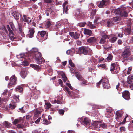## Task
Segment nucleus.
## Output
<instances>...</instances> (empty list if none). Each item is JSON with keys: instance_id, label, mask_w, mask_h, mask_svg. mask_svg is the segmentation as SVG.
<instances>
[{"instance_id": "nucleus-1", "label": "nucleus", "mask_w": 133, "mask_h": 133, "mask_svg": "<svg viewBox=\"0 0 133 133\" xmlns=\"http://www.w3.org/2000/svg\"><path fill=\"white\" fill-rule=\"evenodd\" d=\"M128 8L121 6L120 8L115 9L114 13L116 15H119L121 17H127L128 16V13L130 12V10H128Z\"/></svg>"}, {"instance_id": "nucleus-2", "label": "nucleus", "mask_w": 133, "mask_h": 133, "mask_svg": "<svg viewBox=\"0 0 133 133\" xmlns=\"http://www.w3.org/2000/svg\"><path fill=\"white\" fill-rule=\"evenodd\" d=\"M130 54V53L128 49V50L127 48H126L125 49L124 51L122 52L121 56L124 60H128L129 61L133 60L132 57H129Z\"/></svg>"}, {"instance_id": "nucleus-3", "label": "nucleus", "mask_w": 133, "mask_h": 133, "mask_svg": "<svg viewBox=\"0 0 133 133\" xmlns=\"http://www.w3.org/2000/svg\"><path fill=\"white\" fill-rule=\"evenodd\" d=\"M101 82H102L103 86L104 88L107 89L109 88L110 84L109 83L108 80L106 78L102 79L99 81L98 83H97V86L98 88L99 87V85Z\"/></svg>"}, {"instance_id": "nucleus-4", "label": "nucleus", "mask_w": 133, "mask_h": 133, "mask_svg": "<svg viewBox=\"0 0 133 133\" xmlns=\"http://www.w3.org/2000/svg\"><path fill=\"white\" fill-rule=\"evenodd\" d=\"M90 50V52L92 51L88 47L82 46L78 48V54H83L84 55H87L88 52Z\"/></svg>"}, {"instance_id": "nucleus-5", "label": "nucleus", "mask_w": 133, "mask_h": 133, "mask_svg": "<svg viewBox=\"0 0 133 133\" xmlns=\"http://www.w3.org/2000/svg\"><path fill=\"white\" fill-rule=\"evenodd\" d=\"M110 70L112 73L115 74L118 73L120 68L118 66L116 67V64L113 63L111 65Z\"/></svg>"}, {"instance_id": "nucleus-6", "label": "nucleus", "mask_w": 133, "mask_h": 133, "mask_svg": "<svg viewBox=\"0 0 133 133\" xmlns=\"http://www.w3.org/2000/svg\"><path fill=\"white\" fill-rule=\"evenodd\" d=\"M40 94V92L38 90H37L35 89L32 91V92L31 94V96L32 98L36 99L38 98Z\"/></svg>"}, {"instance_id": "nucleus-7", "label": "nucleus", "mask_w": 133, "mask_h": 133, "mask_svg": "<svg viewBox=\"0 0 133 133\" xmlns=\"http://www.w3.org/2000/svg\"><path fill=\"white\" fill-rule=\"evenodd\" d=\"M41 54L39 52H37L34 54L33 55H35V58L37 63L38 64L41 63L42 60L41 57Z\"/></svg>"}, {"instance_id": "nucleus-8", "label": "nucleus", "mask_w": 133, "mask_h": 133, "mask_svg": "<svg viewBox=\"0 0 133 133\" xmlns=\"http://www.w3.org/2000/svg\"><path fill=\"white\" fill-rule=\"evenodd\" d=\"M17 80V78L14 75L12 76L10 78V82L8 87H9V86L15 84L16 83Z\"/></svg>"}, {"instance_id": "nucleus-9", "label": "nucleus", "mask_w": 133, "mask_h": 133, "mask_svg": "<svg viewBox=\"0 0 133 133\" xmlns=\"http://www.w3.org/2000/svg\"><path fill=\"white\" fill-rule=\"evenodd\" d=\"M69 65L73 67L72 68L70 67L71 72V73H74L75 71H77L74 67V64L72 62V61L70 59H69Z\"/></svg>"}, {"instance_id": "nucleus-10", "label": "nucleus", "mask_w": 133, "mask_h": 133, "mask_svg": "<svg viewBox=\"0 0 133 133\" xmlns=\"http://www.w3.org/2000/svg\"><path fill=\"white\" fill-rule=\"evenodd\" d=\"M130 93L127 91H125L122 93V96L123 98L127 100L130 98Z\"/></svg>"}, {"instance_id": "nucleus-11", "label": "nucleus", "mask_w": 133, "mask_h": 133, "mask_svg": "<svg viewBox=\"0 0 133 133\" xmlns=\"http://www.w3.org/2000/svg\"><path fill=\"white\" fill-rule=\"evenodd\" d=\"M38 33L42 37V39H43V40L47 39L48 37V34L46 33V32L45 31H42L40 32H38Z\"/></svg>"}, {"instance_id": "nucleus-12", "label": "nucleus", "mask_w": 133, "mask_h": 133, "mask_svg": "<svg viewBox=\"0 0 133 133\" xmlns=\"http://www.w3.org/2000/svg\"><path fill=\"white\" fill-rule=\"evenodd\" d=\"M29 108V106L28 105H25L22 107L21 108H19L18 110V111L23 113L27 111Z\"/></svg>"}, {"instance_id": "nucleus-13", "label": "nucleus", "mask_w": 133, "mask_h": 133, "mask_svg": "<svg viewBox=\"0 0 133 133\" xmlns=\"http://www.w3.org/2000/svg\"><path fill=\"white\" fill-rule=\"evenodd\" d=\"M34 30L33 28H29L28 34L27 35V37L29 38L33 37L34 36Z\"/></svg>"}, {"instance_id": "nucleus-14", "label": "nucleus", "mask_w": 133, "mask_h": 133, "mask_svg": "<svg viewBox=\"0 0 133 133\" xmlns=\"http://www.w3.org/2000/svg\"><path fill=\"white\" fill-rule=\"evenodd\" d=\"M69 34L73 38L75 39H78L80 36V34L77 32H70L69 33Z\"/></svg>"}, {"instance_id": "nucleus-15", "label": "nucleus", "mask_w": 133, "mask_h": 133, "mask_svg": "<svg viewBox=\"0 0 133 133\" xmlns=\"http://www.w3.org/2000/svg\"><path fill=\"white\" fill-rule=\"evenodd\" d=\"M104 23V24H107V26L108 27H110L112 26L114 23L112 22L111 21L109 20H103L101 22V23Z\"/></svg>"}, {"instance_id": "nucleus-16", "label": "nucleus", "mask_w": 133, "mask_h": 133, "mask_svg": "<svg viewBox=\"0 0 133 133\" xmlns=\"http://www.w3.org/2000/svg\"><path fill=\"white\" fill-rule=\"evenodd\" d=\"M107 3V2L104 0H102L101 1L97 2V5L99 8L104 7Z\"/></svg>"}, {"instance_id": "nucleus-17", "label": "nucleus", "mask_w": 133, "mask_h": 133, "mask_svg": "<svg viewBox=\"0 0 133 133\" xmlns=\"http://www.w3.org/2000/svg\"><path fill=\"white\" fill-rule=\"evenodd\" d=\"M64 90L68 92V96H71L74 98L76 97L74 93L72 91H69V89L68 87H65L64 88Z\"/></svg>"}, {"instance_id": "nucleus-18", "label": "nucleus", "mask_w": 133, "mask_h": 133, "mask_svg": "<svg viewBox=\"0 0 133 133\" xmlns=\"http://www.w3.org/2000/svg\"><path fill=\"white\" fill-rule=\"evenodd\" d=\"M9 37L10 40L12 41H16L15 39H16V37L13 33L12 31L9 32Z\"/></svg>"}, {"instance_id": "nucleus-19", "label": "nucleus", "mask_w": 133, "mask_h": 133, "mask_svg": "<svg viewBox=\"0 0 133 133\" xmlns=\"http://www.w3.org/2000/svg\"><path fill=\"white\" fill-rule=\"evenodd\" d=\"M17 22L18 24V27L19 28V33L21 34V35L22 37H24L25 36V35L23 32L22 25L21 24L19 23L17 21Z\"/></svg>"}, {"instance_id": "nucleus-20", "label": "nucleus", "mask_w": 133, "mask_h": 133, "mask_svg": "<svg viewBox=\"0 0 133 133\" xmlns=\"http://www.w3.org/2000/svg\"><path fill=\"white\" fill-rule=\"evenodd\" d=\"M67 3L68 2L66 1H65L63 4V13H64V12H65L66 14H67L68 13L67 11L68 9V6L67 5L66 6V5L67 4Z\"/></svg>"}, {"instance_id": "nucleus-21", "label": "nucleus", "mask_w": 133, "mask_h": 133, "mask_svg": "<svg viewBox=\"0 0 133 133\" xmlns=\"http://www.w3.org/2000/svg\"><path fill=\"white\" fill-rule=\"evenodd\" d=\"M127 83L130 84H133V76L130 75L128 77Z\"/></svg>"}, {"instance_id": "nucleus-22", "label": "nucleus", "mask_w": 133, "mask_h": 133, "mask_svg": "<svg viewBox=\"0 0 133 133\" xmlns=\"http://www.w3.org/2000/svg\"><path fill=\"white\" fill-rule=\"evenodd\" d=\"M108 36L106 35H104L101 38L99 41V43L101 44H103L106 42V39L108 38Z\"/></svg>"}, {"instance_id": "nucleus-23", "label": "nucleus", "mask_w": 133, "mask_h": 133, "mask_svg": "<svg viewBox=\"0 0 133 133\" xmlns=\"http://www.w3.org/2000/svg\"><path fill=\"white\" fill-rule=\"evenodd\" d=\"M124 33L126 35H128L130 33L131 29L130 27H126L123 29Z\"/></svg>"}, {"instance_id": "nucleus-24", "label": "nucleus", "mask_w": 133, "mask_h": 133, "mask_svg": "<svg viewBox=\"0 0 133 133\" xmlns=\"http://www.w3.org/2000/svg\"><path fill=\"white\" fill-rule=\"evenodd\" d=\"M27 75V72L24 69L22 70L20 72L21 77L23 78H25Z\"/></svg>"}, {"instance_id": "nucleus-25", "label": "nucleus", "mask_w": 133, "mask_h": 133, "mask_svg": "<svg viewBox=\"0 0 133 133\" xmlns=\"http://www.w3.org/2000/svg\"><path fill=\"white\" fill-rule=\"evenodd\" d=\"M75 76L80 81H82L83 79V78L82 77L81 75L78 72H75Z\"/></svg>"}, {"instance_id": "nucleus-26", "label": "nucleus", "mask_w": 133, "mask_h": 133, "mask_svg": "<svg viewBox=\"0 0 133 133\" xmlns=\"http://www.w3.org/2000/svg\"><path fill=\"white\" fill-rule=\"evenodd\" d=\"M84 33L85 34L89 36L91 35L92 34V32L90 30L87 29L86 28L84 29Z\"/></svg>"}, {"instance_id": "nucleus-27", "label": "nucleus", "mask_w": 133, "mask_h": 133, "mask_svg": "<svg viewBox=\"0 0 133 133\" xmlns=\"http://www.w3.org/2000/svg\"><path fill=\"white\" fill-rule=\"evenodd\" d=\"M83 123L85 125H89L90 123V121L88 118L86 117L83 121Z\"/></svg>"}, {"instance_id": "nucleus-28", "label": "nucleus", "mask_w": 133, "mask_h": 133, "mask_svg": "<svg viewBox=\"0 0 133 133\" xmlns=\"http://www.w3.org/2000/svg\"><path fill=\"white\" fill-rule=\"evenodd\" d=\"M108 38L109 39L111 43L114 42L117 39V38L116 37H113L111 35L109 37H108Z\"/></svg>"}, {"instance_id": "nucleus-29", "label": "nucleus", "mask_w": 133, "mask_h": 133, "mask_svg": "<svg viewBox=\"0 0 133 133\" xmlns=\"http://www.w3.org/2000/svg\"><path fill=\"white\" fill-rule=\"evenodd\" d=\"M75 50L74 49H70L66 51V53L68 55H72L75 53Z\"/></svg>"}, {"instance_id": "nucleus-30", "label": "nucleus", "mask_w": 133, "mask_h": 133, "mask_svg": "<svg viewBox=\"0 0 133 133\" xmlns=\"http://www.w3.org/2000/svg\"><path fill=\"white\" fill-rule=\"evenodd\" d=\"M12 15L15 19L17 20L19 19V17L18 13L16 11L12 13Z\"/></svg>"}, {"instance_id": "nucleus-31", "label": "nucleus", "mask_w": 133, "mask_h": 133, "mask_svg": "<svg viewBox=\"0 0 133 133\" xmlns=\"http://www.w3.org/2000/svg\"><path fill=\"white\" fill-rule=\"evenodd\" d=\"M102 122V120L100 121H93L91 123V124L93 125L95 127H96L98 125L99 123H101Z\"/></svg>"}, {"instance_id": "nucleus-32", "label": "nucleus", "mask_w": 133, "mask_h": 133, "mask_svg": "<svg viewBox=\"0 0 133 133\" xmlns=\"http://www.w3.org/2000/svg\"><path fill=\"white\" fill-rule=\"evenodd\" d=\"M96 39L94 37H91L87 39V41L89 43H94L96 41Z\"/></svg>"}, {"instance_id": "nucleus-33", "label": "nucleus", "mask_w": 133, "mask_h": 133, "mask_svg": "<svg viewBox=\"0 0 133 133\" xmlns=\"http://www.w3.org/2000/svg\"><path fill=\"white\" fill-rule=\"evenodd\" d=\"M132 68V67H129L128 68L125 69L123 71V72L124 73L126 72V74L128 75L130 73Z\"/></svg>"}, {"instance_id": "nucleus-34", "label": "nucleus", "mask_w": 133, "mask_h": 133, "mask_svg": "<svg viewBox=\"0 0 133 133\" xmlns=\"http://www.w3.org/2000/svg\"><path fill=\"white\" fill-rule=\"evenodd\" d=\"M32 112L34 114V116H37L40 115L41 112L37 110H35Z\"/></svg>"}, {"instance_id": "nucleus-35", "label": "nucleus", "mask_w": 133, "mask_h": 133, "mask_svg": "<svg viewBox=\"0 0 133 133\" xmlns=\"http://www.w3.org/2000/svg\"><path fill=\"white\" fill-rule=\"evenodd\" d=\"M25 54L24 53H21L18 55H17L16 57L18 59L23 58L25 59Z\"/></svg>"}, {"instance_id": "nucleus-36", "label": "nucleus", "mask_w": 133, "mask_h": 133, "mask_svg": "<svg viewBox=\"0 0 133 133\" xmlns=\"http://www.w3.org/2000/svg\"><path fill=\"white\" fill-rule=\"evenodd\" d=\"M123 112L121 110L117 111L116 112V116H122Z\"/></svg>"}, {"instance_id": "nucleus-37", "label": "nucleus", "mask_w": 133, "mask_h": 133, "mask_svg": "<svg viewBox=\"0 0 133 133\" xmlns=\"http://www.w3.org/2000/svg\"><path fill=\"white\" fill-rule=\"evenodd\" d=\"M30 66L34 68L35 70H36L37 71H39L40 70L39 66L38 65H35L34 64H32Z\"/></svg>"}, {"instance_id": "nucleus-38", "label": "nucleus", "mask_w": 133, "mask_h": 133, "mask_svg": "<svg viewBox=\"0 0 133 133\" xmlns=\"http://www.w3.org/2000/svg\"><path fill=\"white\" fill-rule=\"evenodd\" d=\"M29 61L25 59V60L22 62L21 64L24 66H27L29 64Z\"/></svg>"}, {"instance_id": "nucleus-39", "label": "nucleus", "mask_w": 133, "mask_h": 133, "mask_svg": "<svg viewBox=\"0 0 133 133\" xmlns=\"http://www.w3.org/2000/svg\"><path fill=\"white\" fill-rule=\"evenodd\" d=\"M16 91L17 92H21L23 90L22 88L20 86H18L16 87L15 89Z\"/></svg>"}, {"instance_id": "nucleus-40", "label": "nucleus", "mask_w": 133, "mask_h": 133, "mask_svg": "<svg viewBox=\"0 0 133 133\" xmlns=\"http://www.w3.org/2000/svg\"><path fill=\"white\" fill-rule=\"evenodd\" d=\"M113 56L111 54L108 55L107 57L106 58V60L108 62H109L112 59Z\"/></svg>"}, {"instance_id": "nucleus-41", "label": "nucleus", "mask_w": 133, "mask_h": 133, "mask_svg": "<svg viewBox=\"0 0 133 133\" xmlns=\"http://www.w3.org/2000/svg\"><path fill=\"white\" fill-rule=\"evenodd\" d=\"M90 61L92 64H95L97 63V60L94 58H91Z\"/></svg>"}, {"instance_id": "nucleus-42", "label": "nucleus", "mask_w": 133, "mask_h": 133, "mask_svg": "<svg viewBox=\"0 0 133 133\" xmlns=\"http://www.w3.org/2000/svg\"><path fill=\"white\" fill-rule=\"evenodd\" d=\"M90 61L92 64H95L97 63V60L94 58H91Z\"/></svg>"}, {"instance_id": "nucleus-43", "label": "nucleus", "mask_w": 133, "mask_h": 133, "mask_svg": "<svg viewBox=\"0 0 133 133\" xmlns=\"http://www.w3.org/2000/svg\"><path fill=\"white\" fill-rule=\"evenodd\" d=\"M87 26L91 29H94L95 28V26L93 25L91 22H89L88 23Z\"/></svg>"}, {"instance_id": "nucleus-44", "label": "nucleus", "mask_w": 133, "mask_h": 133, "mask_svg": "<svg viewBox=\"0 0 133 133\" xmlns=\"http://www.w3.org/2000/svg\"><path fill=\"white\" fill-rule=\"evenodd\" d=\"M31 52H32V54L34 55V54L36 53V52H38V49L36 48H33L32 49Z\"/></svg>"}, {"instance_id": "nucleus-45", "label": "nucleus", "mask_w": 133, "mask_h": 133, "mask_svg": "<svg viewBox=\"0 0 133 133\" xmlns=\"http://www.w3.org/2000/svg\"><path fill=\"white\" fill-rule=\"evenodd\" d=\"M24 17L23 21L24 22H26L28 23V24H29L30 22H31V20H30V22H29L27 18L26 17V15H23Z\"/></svg>"}, {"instance_id": "nucleus-46", "label": "nucleus", "mask_w": 133, "mask_h": 133, "mask_svg": "<svg viewBox=\"0 0 133 133\" xmlns=\"http://www.w3.org/2000/svg\"><path fill=\"white\" fill-rule=\"evenodd\" d=\"M45 108L46 109H49L51 107V105L49 102L45 103Z\"/></svg>"}, {"instance_id": "nucleus-47", "label": "nucleus", "mask_w": 133, "mask_h": 133, "mask_svg": "<svg viewBox=\"0 0 133 133\" xmlns=\"http://www.w3.org/2000/svg\"><path fill=\"white\" fill-rule=\"evenodd\" d=\"M98 67L102 69H105L106 66L104 64H101L98 66Z\"/></svg>"}, {"instance_id": "nucleus-48", "label": "nucleus", "mask_w": 133, "mask_h": 133, "mask_svg": "<svg viewBox=\"0 0 133 133\" xmlns=\"http://www.w3.org/2000/svg\"><path fill=\"white\" fill-rule=\"evenodd\" d=\"M106 111L108 113V114H109V113H111L112 112V108L109 107L107 108L106 109Z\"/></svg>"}, {"instance_id": "nucleus-49", "label": "nucleus", "mask_w": 133, "mask_h": 133, "mask_svg": "<svg viewBox=\"0 0 133 133\" xmlns=\"http://www.w3.org/2000/svg\"><path fill=\"white\" fill-rule=\"evenodd\" d=\"M43 123L44 124L46 125L50 123L48 121V120L45 119V118H44L43 119Z\"/></svg>"}, {"instance_id": "nucleus-50", "label": "nucleus", "mask_w": 133, "mask_h": 133, "mask_svg": "<svg viewBox=\"0 0 133 133\" xmlns=\"http://www.w3.org/2000/svg\"><path fill=\"white\" fill-rule=\"evenodd\" d=\"M4 124L5 127L9 128L10 127V124L7 121H5L4 122Z\"/></svg>"}, {"instance_id": "nucleus-51", "label": "nucleus", "mask_w": 133, "mask_h": 133, "mask_svg": "<svg viewBox=\"0 0 133 133\" xmlns=\"http://www.w3.org/2000/svg\"><path fill=\"white\" fill-rule=\"evenodd\" d=\"M19 96L16 95H15L13 96V98L15 99L17 102H18L19 101Z\"/></svg>"}, {"instance_id": "nucleus-52", "label": "nucleus", "mask_w": 133, "mask_h": 133, "mask_svg": "<svg viewBox=\"0 0 133 133\" xmlns=\"http://www.w3.org/2000/svg\"><path fill=\"white\" fill-rule=\"evenodd\" d=\"M62 79L63 80L64 82H65L67 79V78L65 74H63L62 75Z\"/></svg>"}, {"instance_id": "nucleus-53", "label": "nucleus", "mask_w": 133, "mask_h": 133, "mask_svg": "<svg viewBox=\"0 0 133 133\" xmlns=\"http://www.w3.org/2000/svg\"><path fill=\"white\" fill-rule=\"evenodd\" d=\"M85 22H81L78 24V25L81 27H83L86 24Z\"/></svg>"}, {"instance_id": "nucleus-54", "label": "nucleus", "mask_w": 133, "mask_h": 133, "mask_svg": "<svg viewBox=\"0 0 133 133\" xmlns=\"http://www.w3.org/2000/svg\"><path fill=\"white\" fill-rule=\"evenodd\" d=\"M107 124L106 123H102L100 125V127L103 129L106 128L107 126Z\"/></svg>"}, {"instance_id": "nucleus-55", "label": "nucleus", "mask_w": 133, "mask_h": 133, "mask_svg": "<svg viewBox=\"0 0 133 133\" xmlns=\"http://www.w3.org/2000/svg\"><path fill=\"white\" fill-rule=\"evenodd\" d=\"M44 2L47 4H50L52 3L53 0H43Z\"/></svg>"}, {"instance_id": "nucleus-56", "label": "nucleus", "mask_w": 133, "mask_h": 133, "mask_svg": "<svg viewBox=\"0 0 133 133\" xmlns=\"http://www.w3.org/2000/svg\"><path fill=\"white\" fill-rule=\"evenodd\" d=\"M119 18L118 16H116L112 18V19L114 22L118 21L119 20Z\"/></svg>"}, {"instance_id": "nucleus-57", "label": "nucleus", "mask_w": 133, "mask_h": 133, "mask_svg": "<svg viewBox=\"0 0 133 133\" xmlns=\"http://www.w3.org/2000/svg\"><path fill=\"white\" fill-rule=\"evenodd\" d=\"M5 100L4 97L0 98V105L2 102H5Z\"/></svg>"}, {"instance_id": "nucleus-58", "label": "nucleus", "mask_w": 133, "mask_h": 133, "mask_svg": "<svg viewBox=\"0 0 133 133\" xmlns=\"http://www.w3.org/2000/svg\"><path fill=\"white\" fill-rule=\"evenodd\" d=\"M51 23L49 21H48L46 23L45 26L47 28H48L50 26Z\"/></svg>"}, {"instance_id": "nucleus-59", "label": "nucleus", "mask_w": 133, "mask_h": 133, "mask_svg": "<svg viewBox=\"0 0 133 133\" xmlns=\"http://www.w3.org/2000/svg\"><path fill=\"white\" fill-rule=\"evenodd\" d=\"M16 106L15 104H10L9 108L11 109H13L16 107Z\"/></svg>"}, {"instance_id": "nucleus-60", "label": "nucleus", "mask_w": 133, "mask_h": 133, "mask_svg": "<svg viewBox=\"0 0 133 133\" xmlns=\"http://www.w3.org/2000/svg\"><path fill=\"white\" fill-rule=\"evenodd\" d=\"M120 132L121 133H122L123 132H124L125 131V127H121L120 128Z\"/></svg>"}, {"instance_id": "nucleus-61", "label": "nucleus", "mask_w": 133, "mask_h": 133, "mask_svg": "<svg viewBox=\"0 0 133 133\" xmlns=\"http://www.w3.org/2000/svg\"><path fill=\"white\" fill-rule=\"evenodd\" d=\"M54 103H57L58 104H62L61 101L59 100H54Z\"/></svg>"}, {"instance_id": "nucleus-62", "label": "nucleus", "mask_w": 133, "mask_h": 133, "mask_svg": "<svg viewBox=\"0 0 133 133\" xmlns=\"http://www.w3.org/2000/svg\"><path fill=\"white\" fill-rule=\"evenodd\" d=\"M58 83L61 86V87H63V84L62 80L61 79H59L58 80Z\"/></svg>"}, {"instance_id": "nucleus-63", "label": "nucleus", "mask_w": 133, "mask_h": 133, "mask_svg": "<svg viewBox=\"0 0 133 133\" xmlns=\"http://www.w3.org/2000/svg\"><path fill=\"white\" fill-rule=\"evenodd\" d=\"M82 82L81 83V85H83V84H86L87 83V82L85 80H84L83 78V79L82 81H81Z\"/></svg>"}, {"instance_id": "nucleus-64", "label": "nucleus", "mask_w": 133, "mask_h": 133, "mask_svg": "<svg viewBox=\"0 0 133 133\" xmlns=\"http://www.w3.org/2000/svg\"><path fill=\"white\" fill-rule=\"evenodd\" d=\"M97 10L96 9L95 10H92V12L91 14V15H95L96 13V12L97 11Z\"/></svg>"}]
</instances>
